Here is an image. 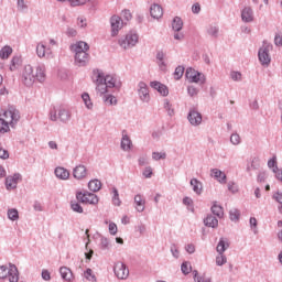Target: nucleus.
Returning <instances> with one entry per match:
<instances>
[{"instance_id":"nucleus-1","label":"nucleus","mask_w":282,"mask_h":282,"mask_svg":"<svg viewBox=\"0 0 282 282\" xmlns=\"http://www.w3.org/2000/svg\"><path fill=\"white\" fill-rule=\"evenodd\" d=\"M45 83V67L37 66L36 73L34 75V68L32 65H25L24 69L22 70V83L25 87H32L35 82Z\"/></svg>"},{"instance_id":"nucleus-2","label":"nucleus","mask_w":282,"mask_h":282,"mask_svg":"<svg viewBox=\"0 0 282 282\" xmlns=\"http://www.w3.org/2000/svg\"><path fill=\"white\" fill-rule=\"evenodd\" d=\"M9 282H19V269L15 264L10 263L9 269L6 265L0 267V279H8Z\"/></svg>"},{"instance_id":"nucleus-3","label":"nucleus","mask_w":282,"mask_h":282,"mask_svg":"<svg viewBox=\"0 0 282 282\" xmlns=\"http://www.w3.org/2000/svg\"><path fill=\"white\" fill-rule=\"evenodd\" d=\"M270 50L272 45L263 42V45L258 51V58L263 67H268L272 63V57H270Z\"/></svg>"},{"instance_id":"nucleus-4","label":"nucleus","mask_w":282,"mask_h":282,"mask_svg":"<svg viewBox=\"0 0 282 282\" xmlns=\"http://www.w3.org/2000/svg\"><path fill=\"white\" fill-rule=\"evenodd\" d=\"M139 39L140 36L138 33L130 32L124 36V39L119 40V45L123 50H131V47H135V45H138Z\"/></svg>"},{"instance_id":"nucleus-5","label":"nucleus","mask_w":282,"mask_h":282,"mask_svg":"<svg viewBox=\"0 0 282 282\" xmlns=\"http://www.w3.org/2000/svg\"><path fill=\"white\" fill-rule=\"evenodd\" d=\"M185 78L189 80V83H199L204 85L206 83V75L200 73L199 70H195L193 67H188L185 72Z\"/></svg>"},{"instance_id":"nucleus-6","label":"nucleus","mask_w":282,"mask_h":282,"mask_svg":"<svg viewBox=\"0 0 282 282\" xmlns=\"http://www.w3.org/2000/svg\"><path fill=\"white\" fill-rule=\"evenodd\" d=\"M76 199L80 204H91L93 206H96V204H98V195L91 192H77Z\"/></svg>"},{"instance_id":"nucleus-7","label":"nucleus","mask_w":282,"mask_h":282,"mask_svg":"<svg viewBox=\"0 0 282 282\" xmlns=\"http://www.w3.org/2000/svg\"><path fill=\"white\" fill-rule=\"evenodd\" d=\"M4 120H10L9 123L11 127H14L15 122H19V120L21 119V115L19 112V110H17L14 107H9L8 110H6L2 113Z\"/></svg>"},{"instance_id":"nucleus-8","label":"nucleus","mask_w":282,"mask_h":282,"mask_svg":"<svg viewBox=\"0 0 282 282\" xmlns=\"http://www.w3.org/2000/svg\"><path fill=\"white\" fill-rule=\"evenodd\" d=\"M97 73V78L95 80L96 83V90L102 96L105 94H107L109 90L107 84L105 82H102V72H100L99 69L94 70V74Z\"/></svg>"},{"instance_id":"nucleus-9","label":"nucleus","mask_w":282,"mask_h":282,"mask_svg":"<svg viewBox=\"0 0 282 282\" xmlns=\"http://www.w3.org/2000/svg\"><path fill=\"white\" fill-rule=\"evenodd\" d=\"M124 22H122V18L119 15H112L110 18V25H111V36H118V32L122 30V25Z\"/></svg>"},{"instance_id":"nucleus-10","label":"nucleus","mask_w":282,"mask_h":282,"mask_svg":"<svg viewBox=\"0 0 282 282\" xmlns=\"http://www.w3.org/2000/svg\"><path fill=\"white\" fill-rule=\"evenodd\" d=\"M113 272L117 278L124 280L129 278V269L127 268V264L122 262H117L113 267Z\"/></svg>"},{"instance_id":"nucleus-11","label":"nucleus","mask_w":282,"mask_h":282,"mask_svg":"<svg viewBox=\"0 0 282 282\" xmlns=\"http://www.w3.org/2000/svg\"><path fill=\"white\" fill-rule=\"evenodd\" d=\"M138 94L142 102H149V100H151V96L149 95V86H147V83H139Z\"/></svg>"},{"instance_id":"nucleus-12","label":"nucleus","mask_w":282,"mask_h":282,"mask_svg":"<svg viewBox=\"0 0 282 282\" xmlns=\"http://www.w3.org/2000/svg\"><path fill=\"white\" fill-rule=\"evenodd\" d=\"M187 120L193 127H199L202 122V113L195 109H191L187 115Z\"/></svg>"},{"instance_id":"nucleus-13","label":"nucleus","mask_w":282,"mask_h":282,"mask_svg":"<svg viewBox=\"0 0 282 282\" xmlns=\"http://www.w3.org/2000/svg\"><path fill=\"white\" fill-rule=\"evenodd\" d=\"M72 52H75V55L89 52V44L84 41H79L76 44L70 45Z\"/></svg>"},{"instance_id":"nucleus-14","label":"nucleus","mask_w":282,"mask_h":282,"mask_svg":"<svg viewBox=\"0 0 282 282\" xmlns=\"http://www.w3.org/2000/svg\"><path fill=\"white\" fill-rule=\"evenodd\" d=\"M210 175H212V177H214V180H216V182H219V184H226V182H228L226 173H224L219 169H212Z\"/></svg>"},{"instance_id":"nucleus-15","label":"nucleus","mask_w":282,"mask_h":282,"mask_svg":"<svg viewBox=\"0 0 282 282\" xmlns=\"http://www.w3.org/2000/svg\"><path fill=\"white\" fill-rule=\"evenodd\" d=\"M150 87H152V89H155L156 91H159V94H161V96H169V87L158 80L151 82L150 83Z\"/></svg>"},{"instance_id":"nucleus-16","label":"nucleus","mask_w":282,"mask_h":282,"mask_svg":"<svg viewBox=\"0 0 282 282\" xmlns=\"http://www.w3.org/2000/svg\"><path fill=\"white\" fill-rule=\"evenodd\" d=\"M101 82L106 84L108 89H111L116 87L117 89H120V84H116V79L111 75H106L101 72Z\"/></svg>"},{"instance_id":"nucleus-17","label":"nucleus","mask_w":282,"mask_h":282,"mask_svg":"<svg viewBox=\"0 0 282 282\" xmlns=\"http://www.w3.org/2000/svg\"><path fill=\"white\" fill-rule=\"evenodd\" d=\"M241 19L243 23H252V21H254V12L252 11V8L246 7L242 9Z\"/></svg>"},{"instance_id":"nucleus-18","label":"nucleus","mask_w":282,"mask_h":282,"mask_svg":"<svg viewBox=\"0 0 282 282\" xmlns=\"http://www.w3.org/2000/svg\"><path fill=\"white\" fill-rule=\"evenodd\" d=\"M73 176L75 180H85L87 177V167L85 165H77L73 170Z\"/></svg>"},{"instance_id":"nucleus-19","label":"nucleus","mask_w":282,"mask_h":282,"mask_svg":"<svg viewBox=\"0 0 282 282\" xmlns=\"http://www.w3.org/2000/svg\"><path fill=\"white\" fill-rule=\"evenodd\" d=\"M150 15L152 19H162L164 11L160 4L154 3L150 7Z\"/></svg>"},{"instance_id":"nucleus-20","label":"nucleus","mask_w":282,"mask_h":282,"mask_svg":"<svg viewBox=\"0 0 282 282\" xmlns=\"http://www.w3.org/2000/svg\"><path fill=\"white\" fill-rule=\"evenodd\" d=\"M228 248H230V242L228 241V238L221 237L216 247L218 254H224L226 250H228Z\"/></svg>"},{"instance_id":"nucleus-21","label":"nucleus","mask_w":282,"mask_h":282,"mask_svg":"<svg viewBox=\"0 0 282 282\" xmlns=\"http://www.w3.org/2000/svg\"><path fill=\"white\" fill-rule=\"evenodd\" d=\"M59 274L64 281H67V282L74 281V273L72 272V269L67 267H61Z\"/></svg>"},{"instance_id":"nucleus-22","label":"nucleus","mask_w":282,"mask_h":282,"mask_svg":"<svg viewBox=\"0 0 282 282\" xmlns=\"http://www.w3.org/2000/svg\"><path fill=\"white\" fill-rule=\"evenodd\" d=\"M75 62H77L79 67H85V65L89 63V53H77V55H75Z\"/></svg>"},{"instance_id":"nucleus-23","label":"nucleus","mask_w":282,"mask_h":282,"mask_svg":"<svg viewBox=\"0 0 282 282\" xmlns=\"http://www.w3.org/2000/svg\"><path fill=\"white\" fill-rule=\"evenodd\" d=\"M204 225L207 228H217L219 226V220L213 214H208L204 219Z\"/></svg>"},{"instance_id":"nucleus-24","label":"nucleus","mask_w":282,"mask_h":282,"mask_svg":"<svg viewBox=\"0 0 282 282\" xmlns=\"http://www.w3.org/2000/svg\"><path fill=\"white\" fill-rule=\"evenodd\" d=\"M134 204L138 213H144V204H147V200L142 198V195L138 194L134 196Z\"/></svg>"},{"instance_id":"nucleus-25","label":"nucleus","mask_w":282,"mask_h":282,"mask_svg":"<svg viewBox=\"0 0 282 282\" xmlns=\"http://www.w3.org/2000/svg\"><path fill=\"white\" fill-rule=\"evenodd\" d=\"M88 188L91 193H98L102 188V183L98 178L90 180L88 182Z\"/></svg>"},{"instance_id":"nucleus-26","label":"nucleus","mask_w":282,"mask_h":282,"mask_svg":"<svg viewBox=\"0 0 282 282\" xmlns=\"http://www.w3.org/2000/svg\"><path fill=\"white\" fill-rule=\"evenodd\" d=\"M55 175L58 177V180H69V171L65 167H56Z\"/></svg>"},{"instance_id":"nucleus-27","label":"nucleus","mask_w":282,"mask_h":282,"mask_svg":"<svg viewBox=\"0 0 282 282\" xmlns=\"http://www.w3.org/2000/svg\"><path fill=\"white\" fill-rule=\"evenodd\" d=\"M194 193H196V195H202V192H203V185H202V182H199V180L197 178H192L191 182H189Z\"/></svg>"},{"instance_id":"nucleus-28","label":"nucleus","mask_w":282,"mask_h":282,"mask_svg":"<svg viewBox=\"0 0 282 282\" xmlns=\"http://www.w3.org/2000/svg\"><path fill=\"white\" fill-rule=\"evenodd\" d=\"M131 147H133V143L131 142V139L129 135L123 134L121 139V149L122 151H131Z\"/></svg>"},{"instance_id":"nucleus-29","label":"nucleus","mask_w":282,"mask_h":282,"mask_svg":"<svg viewBox=\"0 0 282 282\" xmlns=\"http://www.w3.org/2000/svg\"><path fill=\"white\" fill-rule=\"evenodd\" d=\"M184 28V21H182V18L175 17L172 21V29L174 32H182V29Z\"/></svg>"},{"instance_id":"nucleus-30","label":"nucleus","mask_w":282,"mask_h":282,"mask_svg":"<svg viewBox=\"0 0 282 282\" xmlns=\"http://www.w3.org/2000/svg\"><path fill=\"white\" fill-rule=\"evenodd\" d=\"M212 213L215 217H219V219H221V217H224V207L214 203L212 206Z\"/></svg>"},{"instance_id":"nucleus-31","label":"nucleus","mask_w":282,"mask_h":282,"mask_svg":"<svg viewBox=\"0 0 282 282\" xmlns=\"http://www.w3.org/2000/svg\"><path fill=\"white\" fill-rule=\"evenodd\" d=\"M11 54H12V48L10 47V45H6L0 50V58L2 61L10 58Z\"/></svg>"},{"instance_id":"nucleus-32","label":"nucleus","mask_w":282,"mask_h":282,"mask_svg":"<svg viewBox=\"0 0 282 282\" xmlns=\"http://www.w3.org/2000/svg\"><path fill=\"white\" fill-rule=\"evenodd\" d=\"M69 118H72V116L69 115L68 110L66 109L58 110V120H61V122H68Z\"/></svg>"},{"instance_id":"nucleus-33","label":"nucleus","mask_w":282,"mask_h":282,"mask_svg":"<svg viewBox=\"0 0 282 282\" xmlns=\"http://www.w3.org/2000/svg\"><path fill=\"white\" fill-rule=\"evenodd\" d=\"M10 131V122L0 118V133H8Z\"/></svg>"},{"instance_id":"nucleus-34","label":"nucleus","mask_w":282,"mask_h":282,"mask_svg":"<svg viewBox=\"0 0 282 282\" xmlns=\"http://www.w3.org/2000/svg\"><path fill=\"white\" fill-rule=\"evenodd\" d=\"M165 111H167V115L172 118V116H175V109H173V105H171V101L169 99H164L163 105Z\"/></svg>"},{"instance_id":"nucleus-35","label":"nucleus","mask_w":282,"mask_h":282,"mask_svg":"<svg viewBox=\"0 0 282 282\" xmlns=\"http://www.w3.org/2000/svg\"><path fill=\"white\" fill-rule=\"evenodd\" d=\"M239 217H241L239 209L232 208L229 210V218L231 221H239Z\"/></svg>"},{"instance_id":"nucleus-36","label":"nucleus","mask_w":282,"mask_h":282,"mask_svg":"<svg viewBox=\"0 0 282 282\" xmlns=\"http://www.w3.org/2000/svg\"><path fill=\"white\" fill-rule=\"evenodd\" d=\"M207 34L214 39H217V36H219V26L209 25L207 28Z\"/></svg>"},{"instance_id":"nucleus-37","label":"nucleus","mask_w":282,"mask_h":282,"mask_svg":"<svg viewBox=\"0 0 282 282\" xmlns=\"http://www.w3.org/2000/svg\"><path fill=\"white\" fill-rule=\"evenodd\" d=\"M82 99L85 102V106L87 107V109H93L94 108V104L91 102V98L89 97V94L84 93L82 95Z\"/></svg>"},{"instance_id":"nucleus-38","label":"nucleus","mask_w":282,"mask_h":282,"mask_svg":"<svg viewBox=\"0 0 282 282\" xmlns=\"http://www.w3.org/2000/svg\"><path fill=\"white\" fill-rule=\"evenodd\" d=\"M104 102H106V105H118V99L113 95H105Z\"/></svg>"},{"instance_id":"nucleus-39","label":"nucleus","mask_w":282,"mask_h":282,"mask_svg":"<svg viewBox=\"0 0 282 282\" xmlns=\"http://www.w3.org/2000/svg\"><path fill=\"white\" fill-rule=\"evenodd\" d=\"M184 76V66L178 65L174 70V78L175 80H181Z\"/></svg>"},{"instance_id":"nucleus-40","label":"nucleus","mask_w":282,"mask_h":282,"mask_svg":"<svg viewBox=\"0 0 282 282\" xmlns=\"http://www.w3.org/2000/svg\"><path fill=\"white\" fill-rule=\"evenodd\" d=\"M181 270H182V273L185 274L186 276L187 274H191L193 267L191 265V262L185 261L182 263Z\"/></svg>"},{"instance_id":"nucleus-41","label":"nucleus","mask_w":282,"mask_h":282,"mask_svg":"<svg viewBox=\"0 0 282 282\" xmlns=\"http://www.w3.org/2000/svg\"><path fill=\"white\" fill-rule=\"evenodd\" d=\"M112 194H113L112 204L115 206H120V204H122V203L120 202V194L118 193V188L113 187L112 188Z\"/></svg>"},{"instance_id":"nucleus-42","label":"nucleus","mask_w":282,"mask_h":282,"mask_svg":"<svg viewBox=\"0 0 282 282\" xmlns=\"http://www.w3.org/2000/svg\"><path fill=\"white\" fill-rule=\"evenodd\" d=\"M70 208L74 213H79L83 214V206H80V203L76 202V200H72L70 202Z\"/></svg>"},{"instance_id":"nucleus-43","label":"nucleus","mask_w":282,"mask_h":282,"mask_svg":"<svg viewBox=\"0 0 282 282\" xmlns=\"http://www.w3.org/2000/svg\"><path fill=\"white\" fill-rule=\"evenodd\" d=\"M6 187H7V191H14V188H17V183H14V181L12 180V176H8L6 178Z\"/></svg>"},{"instance_id":"nucleus-44","label":"nucleus","mask_w":282,"mask_h":282,"mask_svg":"<svg viewBox=\"0 0 282 282\" xmlns=\"http://www.w3.org/2000/svg\"><path fill=\"white\" fill-rule=\"evenodd\" d=\"M193 275L195 282H210V278L199 276V272H197V270L193 271Z\"/></svg>"},{"instance_id":"nucleus-45","label":"nucleus","mask_w":282,"mask_h":282,"mask_svg":"<svg viewBox=\"0 0 282 282\" xmlns=\"http://www.w3.org/2000/svg\"><path fill=\"white\" fill-rule=\"evenodd\" d=\"M8 218L11 219V221H17L19 219V210L12 208L8 210Z\"/></svg>"},{"instance_id":"nucleus-46","label":"nucleus","mask_w":282,"mask_h":282,"mask_svg":"<svg viewBox=\"0 0 282 282\" xmlns=\"http://www.w3.org/2000/svg\"><path fill=\"white\" fill-rule=\"evenodd\" d=\"M152 160H155V162H159V160H166V152H153Z\"/></svg>"},{"instance_id":"nucleus-47","label":"nucleus","mask_w":282,"mask_h":282,"mask_svg":"<svg viewBox=\"0 0 282 282\" xmlns=\"http://www.w3.org/2000/svg\"><path fill=\"white\" fill-rule=\"evenodd\" d=\"M84 276L87 279V281L96 282V275L91 269H87L84 273Z\"/></svg>"},{"instance_id":"nucleus-48","label":"nucleus","mask_w":282,"mask_h":282,"mask_svg":"<svg viewBox=\"0 0 282 282\" xmlns=\"http://www.w3.org/2000/svg\"><path fill=\"white\" fill-rule=\"evenodd\" d=\"M36 54L39 56V58H43V56H45V44H37L36 46Z\"/></svg>"},{"instance_id":"nucleus-49","label":"nucleus","mask_w":282,"mask_h":282,"mask_svg":"<svg viewBox=\"0 0 282 282\" xmlns=\"http://www.w3.org/2000/svg\"><path fill=\"white\" fill-rule=\"evenodd\" d=\"M230 142L237 147V144H241V137L238 133H232L230 137Z\"/></svg>"},{"instance_id":"nucleus-50","label":"nucleus","mask_w":282,"mask_h":282,"mask_svg":"<svg viewBox=\"0 0 282 282\" xmlns=\"http://www.w3.org/2000/svg\"><path fill=\"white\" fill-rule=\"evenodd\" d=\"M17 6L19 12H25V10H28V4H25V0H18Z\"/></svg>"},{"instance_id":"nucleus-51","label":"nucleus","mask_w":282,"mask_h":282,"mask_svg":"<svg viewBox=\"0 0 282 282\" xmlns=\"http://www.w3.org/2000/svg\"><path fill=\"white\" fill-rule=\"evenodd\" d=\"M170 250L174 259H180V250H177V246L175 243L171 245Z\"/></svg>"},{"instance_id":"nucleus-52","label":"nucleus","mask_w":282,"mask_h":282,"mask_svg":"<svg viewBox=\"0 0 282 282\" xmlns=\"http://www.w3.org/2000/svg\"><path fill=\"white\" fill-rule=\"evenodd\" d=\"M227 261H228V259L226 258V256H224V253L216 257V264L217 265H224Z\"/></svg>"},{"instance_id":"nucleus-53","label":"nucleus","mask_w":282,"mask_h":282,"mask_svg":"<svg viewBox=\"0 0 282 282\" xmlns=\"http://www.w3.org/2000/svg\"><path fill=\"white\" fill-rule=\"evenodd\" d=\"M249 224H250L251 230H253L254 235H257V226H258L257 218L251 217L249 220Z\"/></svg>"},{"instance_id":"nucleus-54","label":"nucleus","mask_w":282,"mask_h":282,"mask_svg":"<svg viewBox=\"0 0 282 282\" xmlns=\"http://www.w3.org/2000/svg\"><path fill=\"white\" fill-rule=\"evenodd\" d=\"M187 94L193 98V96H197V94H199V90H197L195 86H188Z\"/></svg>"},{"instance_id":"nucleus-55","label":"nucleus","mask_w":282,"mask_h":282,"mask_svg":"<svg viewBox=\"0 0 282 282\" xmlns=\"http://www.w3.org/2000/svg\"><path fill=\"white\" fill-rule=\"evenodd\" d=\"M272 171L275 174L276 180H279V182H282V169L275 166Z\"/></svg>"},{"instance_id":"nucleus-56","label":"nucleus","mask_w":282,"mask_h":282,"mask_svg":"<svg viewBox=\"0 0 282 282\" xmlns=\"http://www.w3.org/2000/svg\"><path fill=\"white\" fill-rule=\"evenodd\" d=\"M142 175L147 178H151L153 175V169L151 166L145 167Z\"/></svg>"},{"instance_id":"nucleus-57","label":"nucleus","mask_w":282,"mask_h":282,"mask_svg":"<svg viewBox=\"0 0 282 282\" xmlns=\"http://www.w3.org/2000/svg\"><path fill=\"white\" fill-rule=\"evenodd\" d=\"M8 158H10V152H8V150L0 147V159L8 160Z\"/></svg>"},{"instance_id":"nucleus-58","label":"nucleus","mask_w":282,"mask_h":282,"mask_svg":"<svg viewBox=\"0 0 282 282\" xmlns=\"http://www.w3.org/2000/svg\"><path fill=\"white\" fill-rule=\"evenodd\" d=\"M109 232L110 235H118V225H116L115 223H110Z\"/></svg>"},{"instance_id":"nucleus-59","label":"nucleus","mask_w":282,"mask_h":282,"mask_svg":"<svg viewBox=\"0 0 282 282\" xmlns=\"http://www.w3.org/2000/svg\"><path fill=\"white\" fill-rule=\"evenodd\" d=\"M100 246H101V250H107L109 248V239L102 237L100 239Z\"/></svg>"},{"instance_id":"nucleus-60","label":"nucleus","mask_w":282,"mask_h":282,"mask_svg":"<svg viewBox=\"0 0 282 282\" xmlns=\"http://www.w3.org/2000/svg\"><path fill=\"white\" fill-rule=\"evenodd\" d=\"M230 78L232 80L239 82V80H241V73L232 70L230 73Z\"/></svg>"},{"instance_id":"nucleus-61","label":"nucleus","mask_w":282,"mask_h":282,"mask_svg":"<svg viewBox=\"0 0 282 282\" xmlns=\"http://www.w3.org/2000/svg\"><path fill=\"white\" fill-rule=\"evenodd\" d=\"M268 166H269V169H276V156H273L272 159H270L269 161H268Z\"/></svg>"},{"instance_id":"nucleus-62","label":"nucleus","mask_w":282,"mask_h":282,"mask_svg":"<svg viewBox=\"0 0 282 282\" xmlns=\"http://www.w3.org/2000/svg\"><path fill=\"white\" fill-rule=\"evenodd\" d=\"M42 279L44 281H51L52 280V275L50 274V271L47 270H42Z\"/></svg>"},{"instance_id":"nucleus-63","label":"nucleus","mask_w":282,"mask_h":282,"mask_svg":"<svg viewBox=\"0 0 282 282\" xmlns=\"http://www.w3.org/2000/svg\"><path fill=\"white\" fill-rule=\"evenodd\" d=\"M274 45H276V47H281L282 45V36H280L279 33L274 36Z\"/></svg>"},{"instance_id":"nucleus-64","label":"nucleus","mask_w":282,"mask_h":282,"mask_svg":"<svg viewBox=\"0 0 282 282\" xmlns=\"http://www.w3.org/2000/svg\"><path fill=\"white\" fill-rule=\"evenodd\" d=\"M273 199H275V202H278V204L282 205V193L281 192H276L273 195Z\"/></svg>"}]
</instances>
